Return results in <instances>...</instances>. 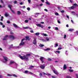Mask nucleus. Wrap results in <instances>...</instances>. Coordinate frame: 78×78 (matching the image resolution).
<instances>
[{"instance_id": "obj_1", "label": "nucleus", "mask_w": 78, "mask_h": 78, "mask_svg": "<svg viewBox=\"0 0 78 78\" xmlns=\"http://www.w3.org/2000/svg\"><path fill=\"white\" fill-rule=\"evenodd\" d=\"M30 39L29 37L27 36L26 37V39L25 38H23L20 44V45H24V44L26 42V41H30Z\"/></svg>"}, {"instance_id": "obj_2", "label": "nucleus", "mask_w": 78, "mask_h": 78, "mask_svg": "<svg viewBox=\"0 0 78 78\" xmlns=\"http://www.w3.org/2000/svg\"><path fill=\"white\" fill-rule=\"evenodd\" d=\"M30 55L31 54H27L26 55H24L23 56H22L21 55H20V58L22 60L24 59V60H26V61H28V57L30 56Z\"/></svg>"}, {"instance_id": "obj_3", "label": "nucleus", "mask_w": 78, "mask_h": 78, "mask_svg": "<svg viewBox=\"0 0 78 78\" xmlns=\"http://www.w3.org/2000/svg\"><path fill=\"white\" fill-rule=\"evenodd\" d=\"M12 6L11 5H8V7L10 8V10L12 11V12L13 13V14H15V12H14V11L12 10L11 9V7H12Z\"/></svg>"}, {"instance_id": "obj_4", "label": "nucleus", "mask_w": 78, "mask_h": 78, "mask_svg": "<svg viewBox=\"0 0 78 78\" xmlns=\"http://www.w3.org/2000/svg\"><path fill=\"white\" fill-rule=\"evenodd\" d=\"M36 25L37 27H41V28H44V25L40 24H36Z\"/></svg>"}, {"instance_id": "obj_5", "label": "nucleus", "mask_w": 78, "mask_h": 78, "mask_svg": "<svg viewBox=\"0 0 78 78\" xmlns=\"http://www.w3.org/2000/svg\"><path fill=\"white\" fill-rule=\"evenodd\" d=\"M40 67L41 69H44L45 67V64L41 65L40 66Z\"/></svg>"}, {"instance_id": "obj_6", "label": "nucleus", "mask_w": 78, "mask_h": 78, "mask_svg": "<svg viewBox=\"0 0 78 78\" xmlns=\"http://www.w3.org/2000/svg\"><path fill=\"white\" fill-rule=\"evenodd\" d=\"M9 38L11 39V40H14L15 39V37L12 35H9Z\"/></svg>"}, {"instance_id": "obj_7", "label": "nucleus", "mask_w": 78, "mask_h": 78, "mask_svg": "<svg viewBox=\"0 0 78 78\" xmlns=\"http://www.w3.org/2000/svg\"><path fill=\"white\" fill-rule=\"evenodd\" d=\"M44 57H41L40 59L41 62L42 64H43V63H44Z\"/></svg>"}, {"instance_id": "obj_8", "label": "nucleus", "mask_w": 78, "mask_h": 78, "mask_svg": "<svg viewBox=\"0 0 78 78\" xmlns=\"http://www.w3.org/2000/svg\"><path fill=\"white\" fill-rule=\"evenodd\" d=\"M24 73H29V74H30V75H33V73L30 71H25L24 72Z\"/></svg>"}, {"instance_id": "obj_9", "label": "nucleus", "mask_w": 78, "mask_h": 78, "mask_svg": "<svg viewBox=\"0 0 78 78\" xmlns=\"http://www.w3.org/2000/svg\"><path fill=\"white\" fill-rule=\"evenodd\" d=\"M36 38H34V41H33V44H34V45H36Z\"/></svg>"}, {"instance_id": "obj_10", "label": "nucleus", "mask_w": 78, "mask_h": 78, "mask_svg": "<svg viewBox=\"0 0 78 78\" xmlns=\"http://www.w3.org/2000/svg\"><path fill=\"white\" fill-rule=\"evenodd\" d=\"M7 37H8V35H6L4 37V38H3V41L7 40V39H8V38Z\"/></svg>"}, {"instance_id": "obj_11", "label": "nucleus", "mask_w": 78, "mask_h": 78, "mask_svg": "<svg viewBox=\"0 0 78 78\" xmlns=\"http://www.w3.org/2000/svg\"><path fill=\"white\" fill-rule=\"evenodd\" d=\"M42 73L43 75H48V76H50L51 75V74H47L44 72Z\"/></svg>"}, {"instance_id": "obj_12", "label": "nucleus", "mask_w": 78, "mask_h": 78, "mask_svg": "<svg viewBox=\"0 0 78 78\" xmlns=\"http://www.w3.org/2000/svg\"><path fill=\"white\" fill-rule=\"evenodd\" d=\"M14 63H15V62H14V61H10L9 64V65H11V64H14Z\"/></svg>"}, {"instance_id": "obj_13", "label": "nucleus", "mask_w": 78, "mask_h": 78, "mask_svg": "<svg viewBox=\"0 0 78 78\" xmlns=\"http://www.w3.org/2000/svg\"><path fill=\"white\" fill-rule=\"evenodd\" d=\"M78 31L76 30L75 32V36H78Z\"/></svg>"}, {"instance_id": "obj_14", "label": "nucleus", "mask_w": 78, "mask_h": 78, "mask_svg": "<svg viewBox=\"0 0 78 78\" xmlns=\"http://www.w3.org/2000/svg\"><path fill=\"white\" fill-rule=\"evenodd\" d=\"M4 59L5 60V61H8V58L6 57H3Z\"/></svg>"}, {"instance_id": "obj_15", "label": "nucleus", "mask_w": 78, "mask_h": 78, "mask_svg": "<svg viewBox=\"0 0 78 78\" xmlns=\"http://www.w3.org/2000/svg\"><path fill=\"white\" fill-rule=\"evenodd\" d=\"M53 71L55 74H56V75H58V72L55 70H53Z\"/></svg>"}, {"instance_id": "obj_16", "label": "nucleus", "mask_w": 78, "mask_h": 78, "mask_svg": "<svg viewBox=\"0 0 78 78\" xmlns=\"http://www.w3.org/2000/svg\"><path fill=\"white\" fill-rule=\"evenodd\" d=\"M24 29H27L28 28H29L30 30H32V29L31 28H30L28 27H23Z\"/></svg>"}, {"instance_id": "obj_17", "label": "nucleus", "mask_w": 78, "mask_h": 78, "mask_svg": "<svg viewBox=\"0 0 78 78\" xmlns=\"http://www.w3.org/2000/svg\"><path fill=\"white\" fill-rule=\"evenodd\" d=\"M13 27H15V28H18V26H17V25H16V24H13Z\"/></svg>"}, {"instance_id": "obj_18", "label": "nucleus", "mask_w": 78, "mask_h": 78, "mask_svg": "<svg viewBox=\"0 0 78 78\" xmlns=\"http://www.w3.org/2000/svg\"><path fill=\"white\" fill-rule=\"evenodd\" d=\"M67 69V66H66V65H64L63 66V69H63V70H66Z\"/></svg>"}, {"instance_id": "obj_19", "label": "nucleus", "mask_w": 78, "mask_h": 78, "mask_svg": "<svg viewBox=\"0 0 78 78\" xmlns=\"http://www.w3.org/2000/svg\"><path fill=\"white\" fill-rule=\"evenodd\" d=\"M74 31V29H70L69 30V31Z\"/></svg>"}, {"instance_id": "obj_20", "label": "nucleus", "mask_w": 78, "mask_h": 78, "mask_svg": "<svg viewBox=\"0 0 78 78\" xmlns=\"http://www.w3.org/2000/svg\"><path fill=\"white\" fill-rule=\"evenodd\" d=\"M44 51H48V50H50V48H47L46 49H44Z\"/></svg>"}, {"instance_id": "obj_21", "label": "nucleus", "mask_w": 78, "mask_h": 78, "mask_svg": "<svg viewBox=\"0 0 78 78\" xmlns=\"http://www.w3.org/2000/svg\"><path fill=\"white\" fill-rule=\"evenodd\" d=\"M58 46V44L55 43V47H57Z\"/></svg>"}, {"instance_id": "obj_22", "label": "nucleus", "mask_w": 78, "mask_h": 78, "mask_svg": "<svg viewBox=\"0 0 78 78\" xmlns=\"http://www.w3.org/2000/svg\"><path fill=\"white\" fill-rule=\"evenodd\" d=\"M60 7H61L62 8H64V7H62V6H58L57 7L58 9L59 10H61V8H60Z\"/></svg>"}, {"instance_id": "obj_23", "label": "nucleus", "mask_w": 78, "mask_h": 78, "mask_svg": "<svg viewBox=\"0 0 78 78\" xmlns=\"http://www.w3.org/2000/svg\"><path fill=\"white\" fill-rule=\"evenodd\" d=\"M39 46L40 47H44V45L42 44H40L39 45Z\"/></svg>"}, {"instance_id": "obj_24", "label": "nucleus", "mask_w": 78, "mask_h": 78, "mask_svg": "<svg viewBox=\"0 0 78 78\" xmlns=\"http://www.w3.org/2000/svg\"><path fill=\"white\" fill-rule=\"evenodd\" d=\"M68 70H69V72H73V69H68Z\"/></svg>"}, {"instance_id": "obj_25", "label": "nucleus", "mask_w": 78, "mask_h": 78, "mask_svg": "<svg viewBox=\"0 0 78 78\" xmlns=\"http://www.w3.org/2000/svg\"><path fill=\"white\" fill-rule=\"evenodd\" d=\"M46 41H49V38L47 37H46Z\"/></svg>"}, {"instance_id": "obj_26", "label": "nucleus", "mask_w": 78, "mask_h": 78, "mask_svg": "<svg viewBox=\"0 0 78 78\" xmlns=\"http://www.w3.org/2000/svg\"><path fill=\"white\" fill-rule=\"evenodd\" d=\"M46 4H47V5H50V3L48 2H45Z\"/></svg>"}, {"instance_id": "obj_27", "label": "nucleus", "mask_w": 78, "mask_h": 78, "mask_svg": "<svg viewBox=\"0 0 78 78\" xmlns=\"http://www.w3.org/2000/svg\"><path fill=\"white\" fill-rule=\"evenodd\" d=\"M4 16L5 17H8V14H7V13H5L4 15Z\"/></svg>"}, {"instance_id": "obj_28", "label": "nucleus", "mask_w": 78, "mask_h": 78, "mask_svg": "<svg viewBox=\"0 0 78 78\" xmlns=\"http://www.w3.org/2000/svg\"><path fill=\"white\" fill-rule=\"evenodd\" d=\"M35 35L36 36H38V35H39L40 34V33H37L35 34Z\"/></svg>"}, {"instance_id": "obj_29", "label": "nucleus", "mask_w": 78, "mask_h": 78, "mask_svg": "<svg viewBox=\"0 0 78 78\" xmlns=\"http://www.w3.org/2000/svg\"><path fill=\"white\" fill-rule=\"evenodd\" d=\"M13 46V44H12L9 47V48H14V47H12Z\"/></svg>"}, {"instance_id": "obj_30", "label": "nucleus", "mask_w": 78, "mask_h": 78, "mask_svg": "<svg viewBox=\"0 0 78 78\" xmlns=\"http://www.w3.org/2000/svg\"><path fill=\"white\" fill-rule=\"evenodd\" d=\"M71 13H72V14H73V15H75V12L74 11H72L71 12Z\"/></svg>"}, {"instance_id": "obj_31", "label": "nucleus", "mask_w": 78, "mask_h": 78, "mask_svg": "<svg viewBox=\"0 0 78 78\" xmlns=\"http://www.w3.org/2000/svg\"><path fill=\"white\" fill-rule=\"evenodd\" d=\"M13 76H14V77H16V78H17V75H16V74H14L13 75Z\"/></svg>"}, {"instance_id": "obj_32", "label": "nucleus", "mask_w": 78, "mask_h": 78, "mask_svg": "<svg viewBox=\"0 0 78 78\" xmlns=\"http://www.w3.org/2000/svg\"><path fill=\"white\" fill-rule=\"evenodd\" d=\"M56 53H58V54H59V53H60V51H56Z\"/></svg>"}, {"instance_id": "obj_33", "label": "nucleus", "mask_w": 78, "mask_h": 78, "mask_svg": "<svg viewBox=\"0 0 78 78\" xmlns=\"http://www.w3.org/2000/svg\"><path fill=\"white\" fill-rule=\"evenodd\" d=\"M66 78H72V77L69 76H66Z\"/></svg>"}, {"instance_id": "obj_34", "label": "nucleus", "mask_w": 78, "mask_h": 78, "mask_svg": "<svg viewBox=\"0 0 78 78\" xmlns=\"http://www.w3.org/2000/svg\"><path fill=\"white\" fill-rule=\"evenodd\" d=\"M42 35L43 36H47V34H44V33L42 34Z\"/></svg>"}, {"instance_id": "obj_35", "label": "nucleus", "mask_w": 78, "mask_h": 78, "mask_svg": "<svg viewBox=\"0 0 78 78\" xmlns=\"http://www.w3.org/2000/svg\"><path fill=\"white\" fill-rule=\"evenodd\" d=\"M44 11H46V12H48V10H47V9H44Z\"/></svg>"}, {"instance_id": "obj_36", "label": "nucleus", "mask_w": 78, "mask_h": 78, "mask_svg": "<svg viewBox=\"0 0 78 78\" xmlns=\"http://www.w3.org/2000/svg\"><path fill=\"white\" fill-rule=\"evenodd\" d=\"M20 8H23V9H24V8H25V6H23L22 7H20Z\"/></svg>"}, {"instance_id": "obj_37", "label": "nucleus", "mask_w": 78, "mask_h": 78, "mask_svg": "<svg viewBox=\"0 0 78 78\" xmlns=\"http://www.w3.org/2000/svg\"><path fill=\"white\" fill-rule=\"evenodd\" d=\"M42 42H47V40L42 39Z\"/></svg>"}, {"instance_id": "obj_38", "label": "nucleus", "mask_w": 78, "mask_h": 78, "mask_svg": "<svg viewBox=\"0 0 78 78\" xmlns=\"http://www.w3.org/2000/svg\"><path fill=\"white\" fill-rule=\"evenodd\" d=\"M25 23H28V20H25Z\"/></svg>"}, {"instance_id": "obj_39", "label": "nucleus", "mask_w": 78, "mask_h": 78, "mask_svg": "<svg viewBox=\"0 0 78 78\" xmlns=\"http://www.w3.org/2000/svg\"><path fill=\"white\" fill-rule=\"evenodd\" d=\"M65 53H66V55H68V53L67 52V51H66Z\"/></svg>"}, {"instance_id": "obj_40", "label": "nucleus", "mask_w": 78, "mask_h": 78, "mask_svg": "<svg viewBox=\"0 0 78 78\" xmlns=\"http://www.w3.org/2000/svg\"><path fill=\"white\" fill-rule=\"evenodd\" d=\"M66 37H67V36H66V35L65 34L64 35V39H66Z\"/></svg>"}, {"instance_id": "obj_41", "label": "nucleus", "mask_w": 78, "mask_h": 78, "mask_svg": "<svg viewBox=\"0 0 78 78\" xmlns=\"http://www.w3.org/2000/svg\"><path fill=\"white\" fill-rule=\"evenodd\" d=\"M27 9L28 11H30V8L28 7L27 8Z\"/></svg>"}, {"instance_id": "obj_42", "label": "nucleus", "mask_w": 78, "mask_h": 78, "mask_svg": "<svg viewBox=\"0 0 78 78\" xmlns=\"http://www.w3.org/2000/svg\"><path fill=\"white\" fill-rule=\"evenodd\" d=\"M57 22L58 23H61V22H60V21L59 20H57Z\"/></svg>"}, {"instance_id": "obj_43", "label": "nucleus", "mask_w": 78, "mask_h": 78, "mask_svg": "<svg viewBox=\"0 0 78 78\" xmlns=\"http://www.w3.org/2000/svg\"><path fill=\"white\" fill-rule=\"evenodd\" d=\"M41 14L39 13H35V15H38V14Z\"/></svg>"}, {"instance_id": "obj_44", "label": "nucleus", "mask_w": 78, "mask_h": 78, "mask_svg": "<svg viewBox=\"0 0 78 78\" xmlns=\"http://www.w3.org/2000/svg\"><path fill=\"white\" fill-rule=\"evenodd\" d=\"M62 48H58V50H61Z\"/></svg>"}, {"instance_id": "obj_45", "label": "nucleus", "mask_w": 78, "mask_h": 78, "mask_svg": "<svg viewBox=\"0 0 78 78\" xmlns=\"http://www.w3.org/2000/svg\"><path fill=\"white\" fill-rule=\"evenodd\" d=\"M65 11L64 10H62L61 11V12H62V13H64V12Z\"/></svg>"}, {"instance_id": "obj_46", "label": "nucleus", "mask_w": 78, "mask_h": 78, "mask_svg": "<svg viewBox=\"0 0 78 78\" xmlns=\"http://www.w3.org/2000/svg\"><path fill=\"white\" fill-rule=\"evenodd\" d=\"M74 48L76 50H77V51H78V48L77 47H74Z\"/></svg>"}, {"instance_id": "obj_47", "label": "nucleus", "mask_w": 78, "mask_h": 78, "mask_svg": "<svg viewBox=\"0 0 78 78\" xmlns=\"http://www.w3.org/2000/svg\"><path fill=\"white\" fill-rule=\"evenodd\" d=\"M40 6H43V4L41 3L39 5Z\"/></svg>"}, {"instance_id": "obj_48", "label": "nucleus", "mask_w": 78, "mask_h": 78, "mask_svg": "<svg viewBox=\"0 0 78 78\" xmlns=\"http://www.w3.org/2000/svg\"><path fill=\"white\" fill-rule=\"evenodd\" d=\"M23 4V2H21L20 3V5H22Z\"/></svg>"}, {"instance_id": "obj_49", "label": "nucleus", "mask_w": 78, "mask_h": 78, "mask_svg": "<svg viewBox=\"0 0 78 78\" xmlns=\"http://www.w3.org/2000/svg\"><path fill=\"white\" fill-rule=\"evenodd\" d=\"M55 30H58V28L57 27H56L55 28Z\"/></svg>"}, {"instance_id": "obj_50", "label": "nucleus", "mask_w": 78, "mask_h": 78, "mask_svg": "<svg viewBox=\"0 0 78 78\" xmlns=\"http://www.w3.org/2000/svg\"><path fill=\"white\" fill-rule=\"evenodd\" d=\"M66 16L67 18V19L69 20V16L68 15H66Z\"/></svg>"}, {"instance_id": "obj_51", "label": "nucleus", "mask_w": 78, "mask_h": 78, "mask_svg": "<svg viewBox=\"0 0 78 78\" xmlns=\"http://www.w3.org/2000/svg\"><path fill=\"white\" fill-rule=\"evenodd\" d=\"M13 3H14V4H16V3H17V1H15L13 2Z\"/></svg>"}, {"instance_id": "obj_52", "label": "nucleus", "mask_w": 78, "mask_h": 78, "mask_svg": "<svg viewBox=\"0 0 78 78\" xmlns=\"http://www.w3.org/2000/svg\"><path fill=\"white\" fill-rule=\"evenodd\" d=\"M76 78H78V74H76Z\"/></svg>"}, {"instance_id": "obj_53", "label": "nucleus", "mask_w": 78, "mask_h": 78, "mask_svg": "<svg viewBox=\"0 0 78 78\" xmlns=\"http://www.w3.org/2000/svg\"><path fill=\"white\" fill-rule=\"evenodd\" d=\"M40 76L41 77V76H42V73H40L39 74Z\"/></svg>"}, {"instance_id": "obj_54", "label": "nucleus", "mask_w": 78, "mask_h": 78, "mask_svg": "<svg viewBox=\"0 0 78 78\" xmlns=\"http://www.w3.org/2000/svg\"><path fill=\"white\" fill-rule=\"evenodd\" d=\"M48 60L49 61H51V58H48Z\"/></svg>"}, {"instance_id": "obj_55", "label": "nucleus", "mask_w": 78, "mask_h": 78, "mask_svg": "<svg viewBox=\"0 0 78 78\" xmlns=\"http://www.w3.org/2000/svg\"><path fill=\"white\" fill-rule=\"evenodd\" d=\"M28 0V2H29V3H31V0Z\"/></svg>"}, {"instance_id": "obj_56", "label": "nucleus", "mask_w": 78, "mask_h": 78, "mask_svg": "<svg viewBox=\"0 0 78 78\" xmlns=\"http://www.w3.org/2000/svg\"><path fill=\"white\" fill-rule=\"evenodd\" d=\"M17 13L18 14H20V11H18Z\"/></svg>"}, {"instance_id": "obj_57", "label": "nucleus", "mask_w": 78, "mask_h": 78, "mask_svg": "<svg viewBox=\"0 0 78 78\" xmlns=\"http://www.w3.org/2000/svg\"><path fill=\"white\" fill-rule=\"evenodd\" d=\"M55 14L56 16H58V15H59V14H58V13H55Z\"/></svg>"}, {"instance_id": "obj_58", "label": "nucleus", "mask_w": 78, "mask_h": 78, "mask_svg": "<svg viewBox=\"0 0 78 78\" xmlns=\"http://www.w3.org/2000/svg\"><path fill=\"white\" fill-rule=\"evenodd\" d=\"M0 24L1 25H3V23L1 22H0Z\"/></svg>"}, {"instance_id": "obj_59", "label": "nucleus", "mask_w": 78, "mask_h": 78, "mask_svg": "<svg viewBox=\"0 0 78 78\" xmlns=\"http://www.w3.org/2000/svg\"><path fill=\"white\" fill-rule=\"evenodd\" d=\"M7 75H8V76H12V75L9 74H7Z\"/></svg>"}, {"instance_id": "obj_60", "label": "nucleus", "mask_w": 78, "mask_h": 78, "mask_svg": "<svg viewBox=\"0 0 78 78\" xmlns=\"http://www.w3.org/2000/svg\"><path fill=\"white\" fill-rule=\"evenodd\" d=\"M71 21L72 23H74V22H73V21L72 20H71Z\"/></svg>"}, {"instance_id": "obj_61", "label": "nucleus", "mask_w": 78, "mask_h": 78, "mask_svg": "<svg viewBox=\"0 0 78 78\" xmlns=\"http://www.w3.org/2000/svg\"><path fill=\"white\" fill-rule=\"evenodd\" d=\"M37 7H38V8H39L40 5H37Z\"/></svg>"}, {"instance_id": "obj_62", "label": "nucleus", "mask_w": 78, "mask_h": 78, "mask_svg": "<svg viewBox=\"0 0 78 78\" xmlns=\"http://www.w3.org/2000/svg\"><path fill=\"white\" fill-rule=\"evenodd\" d=\"M10 34H13V33L12 31L10 32Z\"/></svg>"}, {"instance_id": "obj_63", "label": "nucleus", "mask_w": 78, "mask_h": 78, "mask_svg": "<svg viewBox=\"0 0 78 78\" xmlns=\"http://www.w3.org/2000/svg\"><path fill=\"white\" fill-rule=\"evenodd\" d=\"M1 2L2 3H4L3 1V0H1Z\"/></svg>"}, {"instance_id": "obj_64", "label": "nucleus", "mask_w": 78, "mask_h": 78, "mask_svg": "<svg viewBox=\"0 0 78 78\" xmlns=\"http://www.w3.org/2000/svg\"><path fill=\"white\" fill-rule=\"evenodd\" d=\"M31 33H34V32L33 31V30H32L30 31Z\"/></svg>"}]
</instances>
